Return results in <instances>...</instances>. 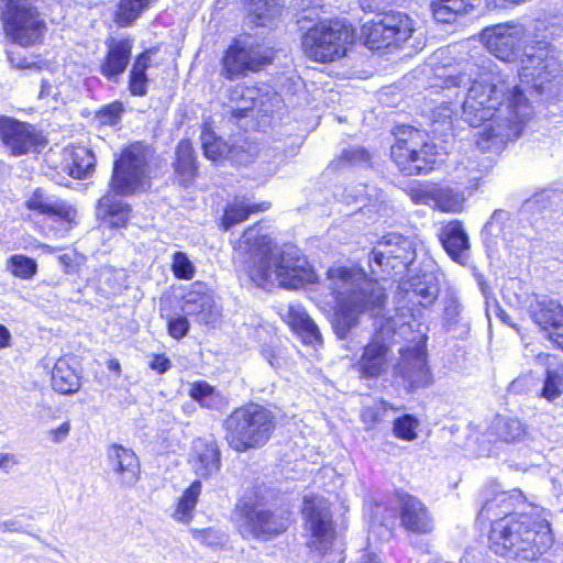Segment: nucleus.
I'll use <instances>...</instances> for the list:
<instances>
[{
	"instance_id": "nucleus-1",
	"label": "nucleus",
	"mask_w": 563,
	"mask_h": 563,
	"mask_svg": "<svg viewBox=\"0 0 563 563\" xmlns=\"http://www.w3.org/2000/svg\"><path fill=\"white\" fill-rule=\"evenodd\" d=\"M445 87L470 85L462 104V119L471 126L484 124L482 137L500 146L519 137L532 113L518 85L497 69L486 56L472 57L444 69Z\"/></svg>"
},
{
	"instance_id": "nucleus-2",
	"label": "nucleus",
	"mask_w": 563,
	"mask_h": 563,
	"mask_svg": "<svg viewBox=\"0 0 563 563\" xmlns=\"http://www.w3.org/2000/svg\"><path fill=\"white\" fill-rule=\"evenodd\" d=\"M261 230L258 223L247 228L233 244L234 250L250 253L249 275L254 284L264 289H297L314 282L313 271L296 246L273 245Z\"/></svg>"
},
{
	"instance_id": "nucleus-3",
	"label": "nucleus",
	"mask_w": 563,
	"mask_h": 563,
	"mask_svg": "<svg viewBox=\"0 0 563 563\" xmlns=\"http://www.w3.org/2000/svg\"><path fill=\"white\" fill-rule=\"evenodd\" d=\"M327 287L336 303L332 327L340 339L358 324L361 314L380 310L386 301L385 289L360 268H329Z\"/></svg>"
},
{
	"instance_id": "nucleus-4",
	"label": "nucleus",
	"mask_w": 563,
	"mask_h": 563,
	"mask_svg": "<svg viewBox=\"0 0 563 563\" xmlns=\"http://www.w3.org/2000/svg\"><path fill=\"white\" fill-rule=\"evenodd\" d=\"M488 542L497 555L532 562L552 548L554 538L548 520L531 514H516L494 520Z\"/></svg>"
},
{
	"instance_id": "nucleus-5",
	"label": "nucleus",
	"mask_w": 563,
	"mask_h": 563,
	"mask_svg": "<svg viewBox=\"0 0 563 563\" xmlns=\"http://www.w3.org/2000/svg\"><path fill=\"white\" fill-rule=\"evenodd\" d=\"M275 415L257 404L234 409L224 420L225 440L239 453L264 446L275 429Z\"/></svg>"
},
{
	"instance_id": "nucleus-6",
	"label": "nucleus",
	"mask_w": 563,
	"mask_h": 563,
	"mask_svg": "<svg viewBox=\"0 0 563 563\" xmlns=\"http://www.w3.org/2000/svg\"><path fill=\"white\" fill-rule=\"evenodd\" d=\"M396 139L390 155L405 175L428 173L435 163V146L426 141V133L412 126L400 125L394 130Z\"/></svg>"
},
{
	"instance_id": "nucleus-7",
	"label": "nucleus",
	"mask_w": 563,
	"mask_h": 563,
	"mask_svg": "<svg viewBox=\"0 0 563 563\" xmlns=\"http://www.w3.org/2000/svg\"><path fill=\"white\" fill-rule=\"evenodd\" d=\"M302 515L310 550L323 559L329 556L330 563H342V554L332 550L335 530L328 500L317 496H306Z\"/></svg>"
},
{
	"instance_id": "nucleus-8",
	"label": "nucleus",
	"mask_w": 563,
	"mask_h": 563,
	"mask_svg": "<svg viewBox=\"0 0 563 563\" xmlns=\"http://www.w3.org/2000/svg\"><path fill=\"white\" fill-rule=\"evenodd\" d=\"M2 20L13 43L29 47L38 44L46 32V23L37 8L29 0H1Z\"/></svg>"
},
{
	"instance_id": "nucleus-9",
	"label": "nucleus",
	"mask_w": 563,
	"mask_h": 563,
	"mask_svg": "<svg viewBox=\"0 0 563 563\" xmlns=\"http://www.w3.org/2000/svg\"><path fill=\"white\" fill-rule=\"evenodd\" d=\"M520 63V80L531 85L538 92H543L545 85L561 74V64L555 49L545 36L542 38L537 36L536 40H531L530 44L525 45Z\"/></svg>"
},
{
	"instance_id": "nucleus-10",
	"label": "nucleus",
	"mask_w": 563,
	"mask_h": 563,
	"mask_svg": "<svg viewBox=\"0 0 563 563\" xmlns=\"http://www.w3.org/2000/svg\"><path fill=\"white\" fill-rule=\"evenodd\" d=\"M352 37L351 30L339 21L320 23L302 36V49L308 58L327 63L344 56Z\"/></svg>"
},
{
	"instance_id": "nucleus-11",
	"label": "nucleus",
	"mask_w": 563,
	"mask_h": 563,
	"mask_svg": "<svg viewBox=\"0 0 563 563\" xmlns=\"http://www.w3.org/2000/svg\"><path fill=\"white\" fill-rule=\"evenodd\" d=\"M272 62L271 49L251 35L234 38L225 51L221 64V76L234 80L257 71Z\"/></svg>"
},
{
	"instance_id": "nucleus-12",
	"label": "nucleus",
	"mask_w": 563,
	"mask_h": 563,
	"mask_svg": "<svg viewBox=\"0 0 563 563\" xmlns=\"http://www.w3.org/2000/svg\"><path fill=\"white\" fill-rule=\"evenodd\" d=\"M416 32L413 20L405 12L388 11L376 14L363 26V34L371 48L402 47Z\"/></svg>"
},
{
	"instance_id": "nucleus-13",
	"label": "nucleus",
	"mask_w": 563,
	"mask_h": 563,
	"mask_svg": "<svg viewBox=\"0 0 563 563\" xmlns=\"http://www.w3.org/2000/svg\"><path fill=\"white\" fill-rule=\"evenodd\" d=\"M533 31L522 24L506 23L485 27L481 41L487 51L504 62H515L523 56L526 44L536 40Z\"/></svg>"
},
{
	"instance_id": "nucleus-14",
	"label": "nucleus",
	"mask_w": 563,
	"mask_h": 563,
	"mask_svg": "<svg viewBox=\"0 0 563 563\" xmlns=\"http://www.w3.org/2000/svg\"><path fill=\"white\" fill-rule=\"evenodd\" d=\"M234 521L244 539L268 540L288 528V518L249 503L236 505Z\"/></svg>"
},
{
	"instance_id": "nucleus-15",
	"label": "nucleus",
	"mask_w": 563,
	"mask_h": 563,
	"mask_svg": "<svg viewBox=\"0 0 563 563\" xmlns=\"http://www.w3.org/2000/svg\"><path fill=\"white\" fill-rule=\"evenodd\" d=\"M147 148L132 144L114 163L111 188L118 195H130L141 185L147 172Z\"/></svg>"
},
{
	"instance_id": "nucleus-16",
	"label": "nucleus",
	"mask_w": 563,
	"mask_h": 563,
	"mask_svg": "<svg viewBox=\"0 0 563 563\" xmlns=\"http://www.w3.org/2000/svg\"><path fill=\"white\" fill-rule=\"evenodd\" d=\"M0 136L13 156L38 152L46 145V137L36 126L12 118H0Z\"/></svg>"
},
{
	"instance_id": "nucleus-17",
	"label": "nucleus",
	"mask_w": 563,
	"mask_h": 563,
	"mask_svg": "<svg viewBox=\"0 0 563 563\" xmlns=\"http://www.w3.org/2000/svg\"><path fill=\"white\" fill-rule=\"evenodd\" d=\"M371 256L383 271L398 274L415 261V242L401 234L389 233L377 243Z\"/></svg>"
},
{
	"instance_id": "nucleus-18",
	"label": "nucleus",
	"mask_w": 563,
	"mask_h": 563,
	"mask_svg": "<svg viewBox=\"0 0 563 563\" xmlns=\"http://www.w3.org/2000/svg\"><path fill=\"white\" fill-rule=\"evenodd\" d=\"M108 472L122 489L132 488L141 477V465L133 450L112 444L107 450Z\"/></svg>"
},
{
	"instance_id": "nucleus-19",
	"label": "nucleus",
	"mask_w": 563,
	"mask_h": 563,
	"mask_svg": "<svg viewBox=\"0 0 563 563\" xmlns=\"http://www.w3.org/2000/svg\"><path fill=\"white\" fill-rule=\"evenodd\" d=\"M400 526L415 534H428L434 529L432 515L416 496L398 493Z\"/></svg>"
},
{
	"instance_id": "nucleus-20",
	"label": "nucleus",
	"mask_w": 563,
	"mask_h": 563,
	"mask_svg": "<svg viewBox=\"0 0 563 563\" xmlns=\"http://www.w3.org/2000/svg\"><path fill=\"white\" fill-rule=\"evenodd\" d=\"M531 318L548 332V338L563 349V306L551 298L541 297L531 305Z\"/></svg>"
},
{
	"instance_id": "nucleus-21",
	"label": "nucleus",
	"mask_w": 563,
	"mask_h": 563,
	"mask_svg": "<svg viewBox=\"0 0 563 563\" xmlns=\"http://www.w3.org/2000/svg\"><path fill=\"white\" fill-rule=\"evenodd\" d=\"M395 371L402 378L404 384H407L409 390L430 384L431 376L427 366V356L420 346L404 350Z\"/></svg>"
},
{
	"instance_id": "nucleus-22",
	"label": "nucleus",
	"mask_w": 563,
	"mask_h": 563,
	"mask_svg": "<svg viewBox=\"0 0 563 563\" xmlns=\"http://www.w3.org/2000/svg\"><path fill=\"white\" fill-rule=\"evenodd\" d=\"M390 365V347L379 333L364 346L363 354L354 365L362 378H377L387 373Z\"/></svg>"
},
{
	"instance_id": "nucleus-23",
	"label": "nucleus",
	"mask_w": 563,
	"mask_h": 563,
	"mask_svg": "<svg viewBox=\"0 0 563 563\" xmlns=\"http://www.w3.org/2000/svg\"><path fill=\"white\" fill-rule=\"evenodd\" d=\"M200 139L205 156L211 161L225 158L239 165H246L253 161V153L244 151L242 145H229L210 130L205 129Z\"/></svg>"
},
{
	"instance_id": "nucleus-24",
	"label": "nucleus",
	"mask_w": 563,
	"mask_h": 563,
	"mask_svg": "<svg viewBox=\"0 0 563 563\" xmlns=\"http://www.w3.org/2000/svg\"><path fill=\"white\" fill-rule=\"evenodd\" d=\"M25 203L27 209L62 222L65 225L64 230L68 231L71 229L76 210L64 201L48 197L43 189H35Z\"/></svg>"
},
{
	"instance_id": "nucleus-25",
	"label": "nucleus",
	"mask_w": 563,
	"mask_h": 563,
	"mask_svg": "<svg viewBox=\"0 0 563 563\" xmlns=\"http://www.w3.org/2000/svg\"><path fill=\"white\" fill-rule=\"evenodd\" d=\"M280 317L297 332L301 333L305 342L320 343L321 334L316 323L298 302H289L279 307Z\"/></svg>"
},
{
	"instance_id": "nucleus-26",
	"label": "nucleus",
	"mask_w": 563,
	"mask_h": 563,
	"mask_svg": "<svg viewBox=\"0 0 563 563\" xmlns=\"http://www.w3.org/2000/svg\"><path fill=\"white\" fill-rule=\"evenodd\" d=\"M440 292L439 280L433 272H422L408 280L407 295L411 301L427 308L434 303Z\"/></svg>"
},
{
	"instance_id": "nucleus-27",
	"label": "nucleus",
	"mask_w": 563,
	"mask_h": 563,
	"mask_svg": "<svg viewBox=\"0 0 563 563\" xmlns=\"http://www.w3.org/2000/svg\"><path fill=\"white\" fill-rule=\"evenodd\" d=\"M183 311L199 323L209 324L217 320L219 311L212 298L197 290L188 291L184 297Z\"/></svg>"
},
{
	"instance_id": "nucleus-28",
	"label": "nucleus",
	"mask_w": 563,
	"mask_h": 563,
	"mask_svg": "<svg viewBox=\"0 0 563 563\" xmlns=\"http://www.w3.org/2000/svg\"><path fill=\"white\" fill-rule=\"evenodd\" d=\"M439 238L443 247L454 261L462 262L466 258L470 242L460 221H450L443 225Z\"/></svg>"
},
{
	"instance_id": "nucleus-29",
	"label": "nucleus",
	"mask_w": 563,
	"mask_h": 563,
	"mask_svg": "<svg viewBox=\"0 0 563 563\" xmlns=\"http://www.w3.org/2000/svg\"><path fill=\"white\" fill-rule=\"evenodd\" d=\"M536 360L545 366V379L541 396L552 401L563 393V366L554 355L547 353H539Z\"/></svg>"
},
{
	"instance_id": "nucleus-30",
	"label": "nucleus",
	"mask_w": 563,
	"mask_h": 563,
	"mask_svg": "<svg viewBox=\"0 0 563 563\" xmlns=\"http://www.w3.org/2000/svg\"><path fill=\"white\" fill-rule=\"evenodd\" d=\"M481 0H431L432 16L440 23H452L459 15H464L478 7Z\"/></svg>"
},
{
	"instance_id": "nucleus-31",
	"label": "nucleus",
	"mask_w": 563,
	"mask_h": 563,
	"mask_svg": "<svg viewBox=\"0 0 563 563\" xmlns=\"http://www.w3.org/2000/svg\"><path fill=\"white\" fill-rule=\"evenodd\" d=\"M132 43L129 40L113 42L109 46L108 55L101 65L103 76L112 79L121 75L131 57Z\"/></svg>"
},
{
	"instance_id": "nucleus-32",
	"label": "nucleus",
	"mask_w": 563,
	"mask_h": 563,
	"mask_svg": "<svg viewBox=\"0 0 563 563\" xmlns=\"http://www.w3.org/2000/svg\"><path fill=\"white\" fill-rule=\"evenodd\" d=\"M174 169L178 181L184 187L194 183L197 175V164L192 145L187 140L180 141L177 145Z\"/></svg>"
},
{
	"instance_id": "nucleus-33",
	"label": "nucleus",
	"mask_w": 563,
	"mask_h": 563,
	"mask_svg": "<svg viewBox=\"0 0 563 563\" xmlns=\"http://www.w3.org/2000/svg\"><path fill=\"white\" fill-rule=\"evenodd\" d=\"M488 432L503 442L516 443L525 438L527 427L517 418L497 415L492 420Z\"/></svg>"
},
{
	"instance_id": "nucleus-34",
	"label": "nucleus",
	"mask_w": 563,
	"mask_h": 563,
	"mask_svg": "<svg viewBox=\"0 0 563 563\" xmlns=\"http://www.w3.org/2000/svg\"><path fill=\"white\" fill-rule=\"evenodd\" d=\"M52 386L60 394H74L79 389V375L67 358H58L55 363L52 371Z\"/></svg>"
},
{
	"instance_id": "nucleus-35",
	"label": "nucleus",
	"mask_w": 563,
	"mask_h": 563,
	"mask_svg": "<svg viewBox=\"0 0 563 563\" xmlns=\"http://www.w3.org/2000/svg\"><path fill=\"white\" fill-rule=\"evenodd\" d=\"M196 452L194 467L199 476L207 478L219 472L220 451L214 442H199L196 444Z\"/></svg>"
},
{
	"instance_id": "nucleus-36",
	"label": "nucleus",
	"mask_w": 563,
	"mask_h": 563,
	"mask_svg": "<svg viewBox=\"0 0 563 563\" xmlns=\"http://www.w3.org/2000/svg\"><path fill=\"white\" fill-rule=\"evenodd\" d=\"M268 208V202L249 205L243 200H234L227 206L221 225L227 231L246 220L251 213L267 210Z\"/></svg>"
},
{
	"instance_id": "nucleus-37",
	"label": "nucleus",
	"mask_w": 563,
	"mask_h": 563,
	"mask_svg": "<svg viewBox=\"0 0 563 563\" xmlns=\"http://www.w3.org/2000/svg\"><path fill=\"white\" fill-rule=\"evenodd\" d=\"M98 211L104 218L109 219V223L113 228L123 227L130 216V207L120 200H117L112 194L104 195L99 199Z\"/></svg>"
},
{
	"instance_id": "nucleus-38",
	"label": "nucleus",
	"mask_w": 563,
	"mask_h": 563,
	"mask_svg": "<svg viewBox=\"0 0 563 563\" xmlns=\"http://www.w3.org/2000/svg\"><path fill=\"white\" fill-rule=\"evenodd\" d=\"M464 201L462 191L435 184L433 207L443 212L459 213L463 210Z\"/></svg>"
},
{
	"instance_id": "nucleus-39",
	"label": "nucleus",
	"mask_w": 563,
	"mask_h": 563,
	"mask_svg": "<svg viewBox=\"0 0 563 563\" xmlns=\"http://www.w3.org/2000/svg\"><path fill=\"white\" fill-rule=\"evenodd\" d=\"M69 159L70 162L67 164V169L69 170V175L74 178H86L95 168V155L90 150L84 146L73 150Z\"/></svg>"
},
{
	"instance_id": "nucleus-40",
	"label": "nucleus",
	"mask_w": 563,
	"mask_h": 563,
	"mask_svg": "<svg viewBox=\"0 0 563 563\" xmlns=\"http://www.w3.org/2000/svg\"><path fill=\"white\" fill-rule=\"evenodd\" d=\"M280 0H246L249 16L256 25H266L280 12Z\"/></svg>"
},
{
	"instance_id": "nucleus-41",
	"label": "nucleus",
	"mask_w": 563,
	"mask_h": 563,
	"mask_svg": "<svg viewBox=\"0 0 563 563\" xmlns=\"http://www.w3.org/2000/svg\"><path fill=\"white\" fill-rule=\"evenodd\" d=\"M150 66V54L144 52L140 54L130 71L129 90L133 96H145L147 92L146 69Z\"/></svg>"
},
{
	"instance_id": "nucleus-42",
	"label": "nucleus",
	"mask_w": 563,
	"mask_h": 563,
	"mask_svg": "<svg viewBox=\"0 0 563 563\" xmlns=\"http://www.w3.org/2000/svg\"><path fill=\"white\" fill-rule=\"evenodd\" d=\"M511 504L509 503L508 495L505 492L498 493L493 499H488L483 505L478 516L482 520H488L494 523V520H499L506 516H514L510 514Z\"/></svg>"
},
{
	"instance_id": "nucleus-43",
	"label": "nucleus",
	"mask_w": 563,
	"mask_h": 563,
	"mask_svg": "<svg viewBox=\"0 0 563 563\" xmlns=\"http://www.w3.org/2000/svg\"><path fill=\"white\" fill-rule=\"evenodd\" d=\"M201 493V483L199 481H195L189 488H187L183 496L180 497L176 510L173 514V517L177 521H189L191 518V512L196 507L198 501V497Z\"/></svg>"
},
{
	"instance_id": "nucleus-44",
	"label": "nucleus",
	"mask_w": 563,
	"mask_h": 563,
	"mask_svg": "<svg viewBox=\"0 0 563 563\" xmlns=\"http://www.w3.org/2000/svg\"><path fill=\"white\" fill-rule=\"evenodd\" d=\"M443 320L446 330H455L462 322L463 307L455 290L448 289L443 299Z\"/></svg>"
},
{
	"instance_id": "nucleus-45",
	"label": "nucleus",
	"mask_w": 563,
	"mask_h": 563,
	"mask_svg": "<svg viewBox=\"0 0 563 563\" xmlns=\"http://www.w3.org/2000/svg\"><path fill=\"white\" fill-rule=\"evenodd\" d=\"M150 0H120L117 13L118 23L126 26L135 21L148 7Z\"/></svg>"
},
{
	"instance_id": "nucleus-46",
	"label": "nucleus",
	"mask_w": 563,
	"mask_h": 563,
	"mask_svg": "<svg viewBox=\"0 0 563 563\" xmlns=\"http://www.w3.org/2000/svg\"><path fill=\"white\" fill-rule=\"evenodd\" d=\"M8 269L19 278L30 279L36 274L37 264L31 257L15 254L8 260Z\"/></svg>"
},
{
	"instance_id": "nucleus-47",
	"label": "nucleus",
	"mask_w": 563,
	"mask_h": 563,
	"mask_svg": "<svg viewBox=\"0 0 563 563\" xmlns=\"http://www.w3.org/2000/svg\"><path fill=\"white\" fill-rule=\"evenodd\" d=\"M189 395L202 407L212 409L218 402V395L214 388L206 382H196L191 385Z\"/></svg>"
},
{
	"instance_id": "nucleus-48",
	"label": "nucleus",
	"mask_w": 563,
	"mask_h": 563,
	"mask_svg": "<svg viewBox=\"0 0 563 563\" xmlns=\"http://www.w3.org/2000/svg\"><path fill=\"white\" fill-rule=\"evenodd\" d=\"M190 533L195 540L212 549L222 548L228 541L227 534L214 528L191 529Z\"/></svg>"
},
{
	"instance_id": "nucleus-49",
	"label": "nucleus",
	"mask_w": 563,
	"mask_h": 563,
	"mask_svg": "<svg viewBox=\"0 0 563 563\" xmlns=\"http://www.w3.org/2000/svg\"><path fill=\"white\" fill-rule=\"evenodd\" d=\"M418 420L411 415H405L394 421V434L402 440L412 441L417 438Z\"/></svg>"
},
{
	"instance_id": "nucleus-50",
	"label": "nucleus",
	"mask_w": 563,
	"mask_h": 563,
	"mask_svg": "<svg viewBox=\"0 0 563 563\" xmlns=\"http://www.w3.org/2000/svg\"><path fill=\"white\" fill-rule=\"evenodd\" d=\"M435 184H420L407 189V194L416 205L433 206Z\"/></svg>"
},
{
	"instance_id": "nucleus-51",
	"label": "nucleus",
	"mask_w": 563,
	"mask_h": 563,
	"mask_svg": "<svg viewBox=\"0 0 563 563\" xmlns=\"http://www.w3.org/2000/svg\"><path fill=\"white\" fill-rule=\"evenodd\" d=\"M371 153L362 146H350L342 151L340 159L349 165L367 166L371 163Z\"/></svg>"
},
{
	"instance_id": "nucleus-52",
	"label": "nucleus",
	"mask_w": 563,
	"mask_h": 563,
	"mask_svg": "<svg viewBox=\"0 0 563 563\" xmlns=\"http://www.w3.org/2000/svg\"><path fill=\"white\" fill-rule=\"evenodd\" d=\"M172 269L175 276L181 279H191L195 275L194 264L183 252L174 253Z\"/></svg>"
},
{
	"instance_id": "nucleus-53",
	"label": "nucleus",
	"mask_w": 563,
	"mask_h": 563,
	"mask_svg": "<svg viewBox=\"0 0 563 563\" xmlns=\"http://www.w3.org/2000/svg\"><path fill=\"white\" fill-rule=\"evenodd\" d=\"M508 220L509 213L507 211L495 210L490 219L486 222L483 231L489 235L498 236L503 233L504 225Z\"/></svg>"
},
{
	"instance_id": "nucleus-54",
	"label": "nucleus",
	"mask_w": 563,
	"mask_h": 563,
	"mask_svg": "<svg viewBox=\"0 0 563 563\" xmlns=\"http://www.w3.org/2000/svg\"><path fill=\"white\" fill-rule=\"evenodd\" d=\"M122 112L123 106L121 102L117 101L101 108L98 111L97 117L103 124H114L119 121Z\"/></svg>"
},
{
	"instance_id": "nucleus-55",
	"label": "nucleus",
	"mask_w": 563,
	"mask_h": 563,
	"mask_svg": "<svg viewBox=\"0 0 563 563\" xmlns=\"http://www.w3.org/2000/svg\"><path fill=\"white\" fill-rule=\"evenodd\" d=\"M189 329V323L186 317L173 318L168 322V332L175 339L184 338Z\"/></svg>"
},
{
	"instance_id": "nucleus-56",
	"label": "nucleus",
	"mask_w": 563,
	"mask_h": 563,
	"mask_svg": "<svg viewBox=\"0 0 563 563\" xmlns=\"http://www.w3.org/2000/svg\"><path fill=\"white\" fill-rule=\"evenodd\" d=\"M38 97L41 99L52 98L56 102H64V99L60 97L59 87L48 79H42Z\"/></svg>"
},
{
	"instance_id": "nucleus-57",
	"label": "nucleus",
	"mask_w": 563,
	"mask_h": 563,
	"mask_svg": "<svg viewBox=\"0 0 563 563\" xmlns=\"http://www.w3.org/2000/svg\"><path fill=\"white\" fill-rule=\"evenodd\" d=\"M386 409L383 404H376L369 407H366L362 412V419L365 423L375 424L382 420V413L385 412Z\"/></svg>"
},
{
	"instance_id": "nucleus-58",
	"label": "nucleus",
	"mask_w": 563,
	"mask_h": 563,
	"mask_svg": "<svg viewBox=\"0 0 563 563\" xmlns=\"http://www.w3.org/2000/svg\"><path fill=\"white\" fill-rule=\"evenodd\" d=\"M69 430H70L69 422H63L58 428H56L49 432L52 441L54 443H60L62 441H64L67 438Z\"/></svg>"
},
{
	"instance_id": "nucleus-59",
	"label": "nucleus",
	"mask_w": 563,
	"mask_h": 563,
	"mask_svg": "<svg viewBox=\"0 0 563 563\" xmlns=\"http://www.w3.org/2000/svg\"><path fill=\"white\" fill-rule=\"evenodd\" d=\"M18 464V459L11 453H0V470L10 472Z\"/></svg>"
},
{
	"instance_id": "nucleus-60",
	"label": "nucleus",
	"mask_w": 563,
	"mask_h": 563,
	"mask_svg": "<svg viewBox=\"0 0 563 563\" xmlns=\"http://www.w3.org/2000/svg\"><path fill=\"white\" fill-rule=\"evenodd\" d=\"M151 368L158 372L165 373L170 367V362L168 358L162 355H155L150 364Z\"/></svg>"
},
{
	"instance_id": "nucleus-61",
	"label": "nucleus",
	"mask_w": 563,
	"mask_h": 563,
	"mask_svg": "<svg viewBox=\"0 0 563 563\" xmlns=\"http://www.w3.org/2000/svg\"><path fill=\"white\" fill-rule=\"evenodd\" d=\"M351 563H380V560L376 553L368 550H363Z\"/></svg>"
},
{
	"instance_id": "nucleus-62",
	"label": "nucleus",
	"mask_w": 563,
	"mask_h": 563,
	"mask_svg": "<svg viewBox=\"0 0 563 563\" xmlns=\"http://www.w3.org/2000/svg\"><path fill=\"white\" fill-rule=\"evenodd\" d=\"M461 563H488L484 560L483 554L476 550H470L464 553Z\"/></svg>"
},
{
	"instance_id": "nucleus-63",
	"label": "nucleus",
	"mask_w": 563,
	"mask_h": 563,
	"mask_svg": "<svg viewBox=\"0 0 563 563\" xmlns=\"http://www.w3.org/2000/svg\"><path fill=\"white\" fill-rule=\"evenodd\" d=\"M58 262L63 266L64 272L66 274H70L75 271V264L73 255L70 254H62L58 256Z\"/></svg>"
},
{
	"instance_id": "nucleus-64",
	"label": "nucleus",
	"mask_w": 563,
	"mask_h": 563,
	"mask_svg": "<svg viewBox=\"0 0 563 563\" xmlns=\"http://www.w3.org/2000/svg\"><path fill=\"white\" fill-rule=\"evenodd\" d=\"M9 59L11 62V64L13 66H15L16 68H38V66L36 65V63H33V62H29L26 58H16L13 56V54L11 53L9 55Z\"/></svg>"
}]
</instances>
